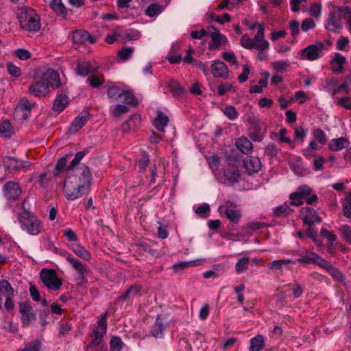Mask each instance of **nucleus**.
I'll return each mask as SVG.
<instances>
[{
  "instance_id": "f257e3e1",
  "label": "nucleus",
  "mask_w": 351,
  "mask_h": 351,
  "mask_svg": "<svg viewBox=\"0 0 351 351\" xmlns=\"http://www.w3.org/2000/svg\"><path fill=\"white\" fill-rule=\"evenodd\" d=\"M61 82L58 73L53 69H48L43 73L40 80L32 82L28 92L36 97H44L53 89L60 87Z\"/></svg>"
},
{
  "instance_id": "f03ea898",
  "label": "nucleus",
  "mask_w": 351,
  "mask_h": 351,
  "mask_svg": "<svg viewBox=\"0 0 351 351\" xmlns=\"http://www.w3.org/2000/svg\"><path fill=\"white\" fill-rule=\"evenodd\" d=\"M108 313H104L97 322V326L93 330V338L86 346V350L106 351V346L102 344L104 336L107 331L106 317Z\"/></svg>"
},
{
  "instance_id": "7ed1b4c3",
  "label": "nucleus",
  "mask_w": 351,
  "mask_h": 351,
  "mask_svg": "<svg viewBox=\"0 0 351 351\" xmlns=\"http://www.w3.org/2000/svg\"><path fill=\"white\" fill-rule=\"evenodd\" d=\"M351 9L348 6L334 7L327 19L326 28L329 32H337L342 27V19H347Z\"/></svg>"
},
{
  "instance_id": "20e7f679",
  "label": "nucleus",
  "mask_w": 351,
  "mask_h": 351,
  "mask_svg": "<svg viewBox=\"0 0 351 351\" xmlns=\"http://www.w3.org/2000/svg\"><path fill=\"white\" fill-rule=\"evenodd\" d=\"M18 219L23 230L31 235L39 234L43 228L42 221L37 216L24 211L19 215Z\"/></svg>"
},
{
  "instance_id": "39448f33",
  "label": "nucleus",
  "mask_w": 351,
  "mask_h": 351,
  "mask_svg": "<svg viewBox=\"0 0 351 351\" xmlns=\"http://www.w3.org/2000/svg\"><path fill=\"white\" fill-rule=\"evenodd\" d=\"M241 45L247 49H255L258 51H267L269 48V43L265 39L262 29L257 32L254 39L247 34H243L241 38Z\"/></svg>"
},
{
  "instance_id": "423d86ee",
  "label": "nucleus",
  "mask_w": 351,
  "mask_h": 351,
  "mask_svg": "<svg viewBox=\"0 0 351 351\" xmlns=\"http://www.w3.org/2000/svg\"><path fill=\"white\" fill-rule=\"evenodd\" d=\"M79 180L77 175L68 176L64 181V191L66 198L68 200H75L82 195L84 193L79 185Z\"/></svg>"
},
{
  "instance_id": "0eeeda50",
  "label": "nucleus",
  "mask_w": 351,
  "mask_h": 351,
  "mask_svg": "<svg viewBox=\"0 0 351 351\" xmlns=\"http://www.w3.org/2000/svg\"><path fill=\"white\" fill-rule=\"evenodd\" d=\"M40 277L43 285L50 290L57 291L62 285V279L58 278L54 269H43Z\"/></svg>"
},
{
  "instance_id": "6e6552de",
  "label": "nucleus",
  "mask_w": 351,
  "mask_h": 351,
  "mask_svg": "<svg viewBox=\"0 0 351 351\" xmlns=\"http://www.w3.org/2000/svg\"><path fill=\"white\" fill-rule=\"evenodd\" d=\"M20 24L22 29L29 32H37L40 28L39 16L33 10L21 15Z\"/></svg>"
},
{
  "instance_id": "1a4fd4ad",
  "label": "nucleus",
  "mask_w": 351,
  "mask_h": 351,
  "mask_svg": "<svg viewBox=\"0 0 351 351\" xmlns=\"http://www.w3.org/2000/svg\"><path fill=\"white\" fill-rule=\"evenodd\" d=\"M324 49L322 42H317L315 45H310L300 51L302 60L314 61L319 58L320 53Z\"/></svg>"
},
{
  "instance_id": "9d476101",
  "label": "nucleus",
  "mask_w": 351,
  "mask_h": 351,
  "mask_svg": "<svg viewBox=\"0 0 351 351\" xmlns=\"http://www.w3.org/2000/svg\"><path fill=\"white\" fill-rule=\"evenodd\" d=\"M32 105L27 99H22L14 111V117L18 120H26L31 114Z\"/></svg>"
},
{
  "instance_id": "9b49d317",
  "label": "nucleus",
  "mask_w": 351,
  "mask_h": 351,
  "mask_svg": "<svg viewBox=\"0 0 351 351\" xmlns=\"http://www.w3.org/2000/svg\"><path fill=\"white\" fill-rule=\"evenodd\" d=\"M228 202L223 206L219 207V212L222 216L227 217L230 223L232 228L239 223L241 218V213L239 210H234L228 207Z\"/></svg>"
},
{
  "instance_id": "f8f14e48",
  "label": "nucleus",
  "mask_w": 351,
  "mask_h": 351,
  "mask_svg": "<svg viewBox=\"0 0 351 351\" xmlns=\"http://www.w3.org/2000/svg\"><path fill=\"white\" fill-rule=\"evenodd\" d=\"M19 312L23 326H28L32 321L36 319L32 307L26 302L19 303Z\"/></svg>"
},
{
  "instance_id": "ddd939ff",
  "label": "nucleus",
  "mask_w": 351,
  "mask_h": 351,
  "mask_svg": "<svg viewBox=\"0 0 351 351\" xmlns=\"http://www.w3.org/2000/svg\"><path fill=\"white\" fill-rule=\"evenodd\" d=\"M77 178L80 181L79 185L84 195L89 190L92 181V176L89 168L87 166L82 167L80 175H77Z\"/></svg>"
},
{
  "instance_id": "4468645a",
  "label": "nucleus",
  "mask_w": 351,
  "mask_h": 351,
  "mask_svg": "<svg viewBox=\"0 0 351 351\" xmlns=\"http://www.w3.org/2000/svg\"><path fill=\"white\" fill-rule=\"evenodd\" d=\"M301 213L304 215L303 222L308 226H313L315 223L322 222V217L317 215L315 209L311 207H304L301 208Z\"/></svg>"
},
{
  "instance_id": "2eb2a0df",
  "label": "nucleus",
  "mask_w": 351,
  "mask_h": 351,
  "mask_svg": "<svg viewBox=\"0 0 351 351\" xmlns=\"http://www.w3.org/2000/svg\"><path fill=\"white\" fill-rule=\"evenodd\" d=\"M266 128L265 124L260 121H256L252 122L250 132V137L253 141L260 142L263 139Z\"/></svg>"
},
{
  "instance_id": "dca6fc26",
  "label": "nucleus",
  "mask_w": 351,
  "mask_h": 351,
  "mask_svg": "<svg viewBox=\"0 0 351 351\" xmlns=\"http://www.w3.org/2000/svg\"><path fill=\"white\" fill-rule=\"evenodd\" d=\"M72 40L76 44H94L96 43V38L91 36L88 32L82 29H77L73 32Z\"/></svg>"
},
{
  "instance_id": "f3484780",
  "label": "nucleus",
  "mask_w": 351,
  "mask_h": 351,
  "mask_svg": "<svg viewBox=\"0 0 351 351\" xmlns=\"http://www.w3.org/2000/svg\"><path fill=\"white\" fill-rule=\"evenodd\" d=\"M5 197L12 200H16L21 194V189L18 183L8 182L3 186Z\"/></svg>"
},
{
  "instance_id": "a211bd4d",
  "label": "nucleus",
  "mask_w": 351,
  "mask_h": 351,
  "mask_svg": "<svg viewBox=\"0 0 351 351\" xmlns=\"http://www.w3.org/2000/svg\"><path fill=\"white\" fill-rule=\"evenodd\" d=\"M211 72L215 77L226 80L229 77L228 68L222 61H215L211 65Z\"/></svg>"
},
{
  "instance_id": "6ab92c4d",
  "label": "nucleus",
  "mask_w": 351,
  "mask_h": 351,
  "mask_svg": "<svg viewBox=\"0 0 351 351\" xmlns=\"http://www.w3.org/2000/svg\"><path fill=\"white\" fill-rule=\"evenodd\" d=\"M89 119V114L86 112L80 113L77 117L72 122L69 132L71 134H75L79 131Z\"/></svg>"
},
{
  "instance_id": "aec40b11",
  "label": "nucleus",
  "mask_w": 351,
  "mask_h": 351,
  "mask_svg": "<svg viewBox=\"0 0 351 351\" xmlns=\"http://www.w3.org/2000/svg\"><path fill=\"white\" fill-rule=\"evenodd\" d=\"M209 35L211 38V43L208 46L210 50L217 49L220 46L224 45L228 43L227 38L218 30L212 32Z\"/></svg>"
},
{
  "instance_id": "412c9836",
  "label": "nucleus",
  "mask_w": 351,
  "mask_h": 351,
  "mask_svg": "<svg viewBox=\"0 0 351 351\" xmlns=\"http://www.w3.org/2000/svg\"><path fill=\"white\" fill-rule=\"evenodd\" d=\"M243 165L249 173L258 172L261 168V162L258 157L247 156L243 160Z\"/></svg>"
},
{
  "instance_id": "4be33fe9",
  "label": "nucleus",
  "mask_w": 351,
  "mask_h": 351,
  "mask_svg": "<svg viewBox=\"0 0 351 351\" xmlns=\"http://www.w3.org/2000/svg\"><path fill=\"white\" fill-rule=\"evenodd\" d=\"M68 262L72 265L73 268L77 271L79 276L77 279L81 282H83L88 272L85 266L82 263L81 261L73 257L72 256L69 257Z\"/></svg>"
},
{
  "instance_id": "5701e85b",
  "label": "nucleus",
  "mask_w": 351,
  "mask_h": 351,
  "mask_svg": "<svg viewBox=\"0 0 351 351\" xmlns=\"http://www.w3.org/2000/svg\"><path fill=\"white\" fill-rule=\"evenodd\" d=\"M141 289V288L139 285H133L130 286L125 293L117 299L116 302L117 303L121 301H128L131 302L134 298L139 294Z\"/></svg>"
},
{
  "instance_id": "b1692460",
  "label": "nucleus",
  "mask_w": 351,
  "mask_h": 351,
  "mask_svg": "<svg viewBox=\"0 0 351 351\" xmlns=\"http://www.w3.org/2000/svg\"><path fill=\"white\" fill-rule=\"evenodd\" d=\"M69 100L66 95L58 94L53 104V110L60 113L62 112L69 104Z\"/></svg>"
},
{
  "instance_id": "393cba45",
  "label": "nucleus",
  "mask_w": 351,
  "mask_h": 351,
  "mask_svg": "<svg viewBox=\"0 0 351 351\" xmlns=\"http://www.w3.org/2000/svg\"><path fill=\"white\" fill-rule=\"evenodd\" d=\"M350 141L346 137L332 139L328 144V148L333 152H338L349 147Z\"/></svg>"
},
{
  "instance_id": "a878e982",
  "label": "nucleus",
  "mask_w": 351,
  "mask_h": 351,
  "mask_svg": "<svg viewBox=\"0 0 351 351\" xmlns=\"http://www.w3.org/2000/svg\"><path fill=\"white\" fill-rule=\"evenodd\" d=\"M296 191L306 200L308 204H313L317 200V195L316 194L311 195V189L307 185L299 186Z\"/></svg>"
},
{
  "instance_id": "bb28decb",
  "label": "nucleus",
  "mask_w": 351,
  "mask_h": 351,
  "mask_svg": "<svg viewBox=\"0 0 351 351\" xmlns=\"http://www.w3.org/2000/svg\"><path fill=\"white\" fill-rule=\"evenodd\" d=\"M346 58L341 53H336L335 58L330 62L331 70L336 73H341L343 71V65L346 62Z\"/></svg>"
},
{
  "instance_id": "cd10ccee",
  "label": "nucleus",
  "mask_w": 351,
  "mask_h": 351,
  "mask_svg": "<svg viewBox=\"0 0 351 351\" xmlns=\"http://www.w3.org/2000/svg\"><path fill=\"white\" fill-rule=\"evenodd\" d=\"M237 147L244 154H248L253 151V145L246 137L239 138L235 143Z\"/></svg>"
},
{
  "instance_id": "c85d7f7f",
  "label": "nucleus",
  "mask_w": 351,
  "mask_h": 351,
  "mask_svg": "<svg viewBox=\"0 0 351 351\" xmlns=\"http://www.w3.org/2000/svg\"><path fill=\"white\" fill-rule=\"evenodd\" d=\"M97 70V68L93 66L90 62L78 63L76 66L77 73L83 77L96 72Z\"/></svg>"
},
{
  "instance_id": "c756f323",
  "label": "nucleus",
  "mask_w": 351,
  "mask_h": 351,
  "mask_svg": "<svg viewBox=\"0 0 351 351\" xmlns=\"http://www.w3.org/2000/svg\"><path fill=\"white\" fill-rule=\"evenodd\" d=\"M70 248L78 257L85 261L90 260V253L83 246L80 245H72Z\"/></svg>"
},
{
  "instance_id": "7c9ffc66",
  "label": "nucleus",
  "mask_w": 351,
  "mask_h": 351,
  "mask_svg": "<svg viewBox=\"0 0 351 351\" xmlns=\"http://www.w3.org/2000/svg\"><path fill=\"white\" fill-rule=\"evenodd\" d=\"M265 347L264 337L258 335L250 339V351H261Z\"/></svg>"
},
{
  "instance_id": "2f4dec72",
  "label": "nucleus",
  "mask_w": 351,
  "mask_h": 351,
  "mask_svg": "<svg viewBox=\"0 0 351 351\" xmlns=\"http://www.w3.org/2000/svg\"><path fill=\"white\" fill-rule=\"evenodd\" d=\"M123 94L124 90L117 86H112L107 89V95L114 101L121 99Z\"/></svg>"
},
{
  "instance_id": "473e14b6",
  "label": "nucleus",
  "mask_w": 351,
  "mask_h": 351,
  "mask_svg": "<svg viewBox=\"0 0 351 351\" xmlns=\"http://www.w3.org/2000/svg\"><path fill=\"white\" fill-rule=\"evenodd\" d=\"M50 6L57 15L62 16L63 17L66 16L67 11L62 3V0H53L50 3Z\"/></svg>"
},
{
  "instance_id": "72a5a7b5",
  "label": "nucleus",
  "mask_w": 351,
  "mask_h": 351,
  "mask_svg": "<svg viewBox=\"0 0 351 351\" xmlns=\"http://www.w3.org/2000/svg\"><path fill=\"white\" fill-rule=\"evenodd\" d=\"M0 291L5 298H12L14 295V289L6 280H0Z\"/></svg>"
},
{
  "instance_id": "f704fd0d",
  "label": "nucleus",
  "mask_w": 351,
  "mask_h": 351,
  "mask_svg": "<svg viewBox=\"0 0 351 351\" xmlns=\"http://www.w3.org/2000/svg\"><path fill=\"white\" fill-rule=\"evenodd\" d=\"M169 122L168 117L162 113L158 114V117L154 120L153 123L155 128L160 132L165 131V126Z\"/></svg>"
},
{
  "instance_id": "c9c22d12",
  "label": "nucleus",
  "mask_w": 351,
  "mask_h": 351,
  "mask_svg": "<svg viewBox=\"0 0 351 351\" xmlns=\"http://www.w3.org/2000/svg\"><path fill=\"white\" fill-rule=\"evenodd\" d=\"M141 118L138 115L131 116L130 119L123 124V132H128L130 130H134L140 123Z\"/></svg>"
},
{
  "instance_id": "e433bc0d",
  "label": "nucleus",
  "mask_w": 351,
  "mask_h": 351,
  "mask_svg": "<svg viewBox=\"0 0 351 351\" xmlns=\"http://www.w3.org/2000/svg\"><path fill=\"white\" fill-rule=\"evenodd\" d=\"M165 330V326L159 317H157L155 321V324L152 328L151 333L156 338H161L162 337V332Z\"/></svg>"
},
{
  "instance_id": "4c0bfd02",
  "label": "nucleus",
  "mask_w": 351,
  "mask_h": 351,
  "mask_svg": "<svg viewBox=\"0 0 351 351\" xmlns=\"http://www.w3.org/2000/svg\"><path fill=\"white\" fill-rule=\"evenodd\" d=\"M223 175L226 180L232 184L237 182L241 176L240 171L237 168L224 170Z\"/></svg>"
},
{
  "instance_id": "58836bf2",
  "label": "nucleus",
  "mask_w": 351,
  "mask_h": 351,
  "mask_svg": "<svg viewBox=\"0 0 351 351\" xmlns=\"http://www.w3.org/2000/svg\"><path fill=\"white\" fill-rule=\"evenodd\" d=\"M163 10V6L158 3H153L148 5L145 10V14L149 17H154Z\"/></svg>"
},
{
  "instance_id": "ea45409f",
  "label": "nucleus",
  "mask_w": 351,
  "mask_h": 351,
  "mask_svg": "<svg viewBox=\"0 0 351 351\" xmlns=\"http://www.w3.org/2000/svg\"><path fill=\"white\" fill-rule=\"evenodd\" d=\"M168 87L174 97H180L184 93V89L181 87L180 84L175 80L171 79L169 82Z\"/></svg>"
},
{
  "instance_id": "a19ab883",
  "label": "nucleus",
  "mask_w": 351,
  "mask_h": 351,
  "mask_svg": "<svg viewBox=\"0 0 351 351\" xmlns=\"http://www.w3.org/2000/svg\"><path fill=\"white\" fill-rule=\"evenodd\" d=\"M315 258H317V254L306 251L300 258H297L295 262L299 263L314 264Z\"/></svg>"
},
{
  "instance_id": "79ce46f5",
  "label": "nucleus",
  "mask_w": 351,
  "mask_h": 351,
  "mask_svg": "<svg viewBox=\"0 0 351 351\" xmlns=\"http://www.w3.org/2000/svg\"><path fill=\"white\" fill-rule=\"evenodd\" d=\"M343 214L347 217H351V193H348L342 202Z\"/></svg>"
},
{
  "instance_id": "37998d69",
  "label": "nucleus",
  "mask_w": 351,
  "mask_h": 351,
  "mask_svg": "<svg viewBox=\"0 0 351 351\" xmlns=\"http://www.w3.org/2000/svg\"><path fill=\"white\" fill-rule=\"evenodd\" d=\"M93 88H99L104 82V76L102 74H93L87 80Z\"/></svg>"
},
{
  "instance_id": "c03bdc74",
  "label": "nucleus",
  "mask_w": 351,
  "mask_h": 351,
  "mask_svg": "<svg viewBox=\"0 0 351 351\" xmlns=\"http://www.w3.org/2000/svg\"><path fill=\"white\" fill-rule=\"evenodd\" d=\"M292 210L290 208L287 204H284L274 209V214L276 217H284L290 214Z\"/></svg>"
},
{
  "instance_id": "a18cd8bd",
  "label": "nucleus",
  "mask_w": 351,
  "mask_h": 351,
  "mask_svg": "<svg viewBox=\"0 0 351 351\" xmlns=\"http://www.w3.org/2000/svg\"><path fill=\"white\" fill-rule=\"evenodd\" d=\"M0 134L5 138L10 137L13 134V129L8 121H3L0 125Z\"/></svg>"
},
{
  "instance_id": "49530a36",
  "label": "nucleus",
  "mask_w": 351,
  "mask_h": 351,
  "mask_svg": "<svg viewBox=\"0 0 351 351\" xmlns=\"http://www.w3.org/2000/svg\"><path fill=\"white\" fill-rule=\"evenodd\" d=\"M250 258L248 257H243L237 261L235 265V269L237 274H241L248 269Z\"/></svg>"
},
{
  "instance_id": "de8ad7c7",
  "label": "nucleus",
  "mask_w": 351,
  "mask_h": 351,
  "mask_svg": "<svg viewBox=\"0 0 351 351\" xmlns=\"http://www.w3.org/2000/svg\"><path fill=\"white\" fill-rule=\"evenodd\" d=\"M123 101L130 106H136L138 105V100L134 94L129 90H124V94L123 95L122 99Z\"/></svg>"
},
{
  "instance_id": "09e8293b",
  "label": "nucleus",
  "mask_w": 351,
  "mask_h": 351,
  "mask_svg": "<svg viewBox=\"0 0 351 351\" xmlns=\"http://www.w3.org/2000/svg\"><path fill=\"white\" fill-rule=\"evenodd\" d=\"M124 346L123 342L119 337L114 336L110 341V351H121Z\"/></svg>"
},
{
  "instance_id": "8fccbe9b",
  "label": "nucleus",
  "mask_w": 351,
  "mask_h": 351,
  "mask_svg": "<svg viewBox=\"0 0 351 351\" xmlns=\"http://www.w3.org/2000/svg\"><path fill=\"white\" fill-rule=\"evenodd\" d=\"M195 261H180L175 263L172 266V269L176 273H178L184 270L185 269L195 266Z\"/></svg>"
},
{
  "instance_id": "3c124183",
  "label": "nucleus",
  "mask_w": 351,
  "mask_h": 351,
  "mask_svg": "<svg viewBox=\"0 0 351 351\" xmlns=\"http://www.w3.org/2000/svg\"><path fill=\"white\" fill-rule=\"evenodd\" d=\"M289 62L287 61H275L271 63L272 68L278 72L283 73L289 67Z\"/></svg>"
},
{
  "instance_id": "603ef678",
  "label": "nucleus",
  "mask_w": 351,
  "mask_h": 351,
  "mask_svg": "<svg viewBox=\"0 0 351 351\" xmlns=\"http://www.w3.org/2000/svg\"><path fill=\"white\" fill-rule=\"evenodd\" d=\"M223 114L231 121L235 120L239 116V113L232 106H228L223 110Z\"/></svg>"
},
{
  "instance_id": "864d4df0",
  "label": "nucleus",
  "mask_w": 351,
  "mask_h": 351,
  "mask_svg": "<svg viewBox=\"0 0 351 351\" xmlns=\"http://www.w3.org/2000/svg\"><path fill=\"white\" fill-rule=\"evenodd\" d=\"M290 205L300 206L306 201L298 193L295 191L289 195Z\"/></svg>"
},
{
  "instance_id": "5fc2aeb1",
  "label": "nucleus",
  "mask_w": 351,
  "mask_h": 351,
  "mask_svg": "<svg viewBox=\"0 0 351 351\" xmlns=\"http://www.w3.org/2000/svg\"><path fill=\"white\" fill-rule=\"evenodd\" d=\"M41 348V342L38 340H34L25 345L21 351H40Z\"/></svg>"
},
{
  "instance_id": "6e6d98bb",
  "label": "nucleus",
  "mask_w": 351,
  "mask_h": 351,
  "mask_svg": "<svg viewBox=\"0 0 351 351\" xmlns=\"http://www.w3.org/2000/svg\"><path fill=\"white\" fill-rule=\"evenodd\" d=\"M134 51L133 47L123 48L119 51L118 56L121 60L125 61L132 57Z\"/></svg>"
},
{
  "instance_id": "4d7b16f0",
  "label": "nucleus",
  "mask_w": 351,
  "mask_h": 351,
  "mask_svg": "<svg viewBox=\"0 0 351 351\" xmlns=\"http://www.w3.org/2000/svg\"><path fill=\"white\" fill-rule=\"evenodd\" d=\"M313 135L314 138L321 144H325L327 141L325 132L319 128L314 130Z\"/></svg>"
},
{
  "instance_id": "13d9d810",
  "label": "nucleus",
  "mask_w": 351,
  "mask_h": 351,
  "mask_svg": "<svg viewBox=\"0 0 351 351\" xmlns=\"http://www.w3.org/2000/svg\"><path fill=\"white\" fill-rule=\"evenodd\" d=\"M149 162V158L148 154L145 152H143L141 157L138 160V168L140 172H143L145 171Z\"/></svg>"
},
{
  "instance_id": "bf43d9fd",
  "label": "nucleus",
  "mask_w": 351,
  "mask_h": 351,
  "mask_svg": "<svg viewBox=\"0 0 351 351\" xmlns=\"http://www.w3.org/2000/svg\"><path fill=\"white\" fill-rule=\"evenodd\" d=\"M8 73L14 77H19L21 75V69L14 64L13 63L8 62L6 65Z\"/></svg>"
},
{
  "instance_id": "052dcab7",
  "label": "nucleus",
  "mask_w": 351,
  "mask_h": 351,
  "mask_svg": "<svg viewBox=\"0 0 351 351\" xmlns=\"http://www.w3.org/2000/svg\"><path fill=\"white\" fill-rule=\"evenodd\" d=\"M67 162V156H63L58 159L56 165V171L54 172L55 176H58L60 171H63L66 168Z\"/></svg>"
},
{
  "instance_id": "680f3d73",
  "label": "nucleus",
  "mask_w": 351,
  "mask_h": 351,
  "mask_svg": "<svg viewBox=\"0 0 351 351\" xmlns=\"http://www.w3.org/2000/svg\"><path fill=\"white\" fill-rule=\"evenodd\" d=\"M291 262V261L286 259L274 261L268 264V267L270 269H280L283 265L289 264Z\"/></svg>"
},
{
  "instance_id": "e2e57ef3",
  "label": "nucleus",
  "mask_w": 351,
  "mask_h": 351,
  "mask_svg": "<svg viewBox=\"0 0 351 351\" xmlns=\"http://www.w3.org/2000/svg\"><path fill=\"white\" fill-rule=\"evenodd\" d=\"M326 271L335 279L341 281L343 279V274L332 264L326 269Z\"/></svg>"
},
{
  "instance_id": "0e129e2a",
  "label": "nucleus",
  "mask_w": 351,
  "mask_h": 351,
  "mask_svg": "<svg viewBox=\"0 0 351 351\" xmlns=\"http://www.w3.org/2000/svg\"><path fill=\"white\" fill-rule=\"evenodd\" d=\"M339 231L347 242L351 244V227L348 225H343L339 228Z\"/></svg>"
},
{
  "instance_id": "69168bd1",
  "label": "nucleus",
  "mask_w": 351,
  "mask_h": 351,
  "mask_svg": "<svg viewBox=\"0 0 351 351\" xmlns=\"http://www.w3.org/2000/svg\"><path fill=\"white\" fill-rule=\"evenodd\" d=\"M234 87L232 84L226 83L220 84L217 88V94L219 96L224 95L227 92L233 90Z\"/></svg>"
},
{
  "instance_id": "338daca9",
  "label": "nucleus",
  "mask_w": 351,
  "mask_h": 351,
  "mask_svg": "<svg viewBox=\"0 0 351 351\" xmlns=\"http://www.w3.org/2000/svg\"><path fill=\"white\" fill-rule=\"evenodd\" d=\"M307 236L308 237L311 239L313 241V242L317 245H322V242L318 241L317 239V232L313 228V226H308V228L307 230Z\"/></svg>"
},
{
  "instance_id": "774afa93",
  "label": "nucleus",
  "mask_w": 351,
  "mask_h": 351,
  "mask_svg": "<svg viewBox=\"0 0 351 351\" xmlns=\"http://www.w3.org/2000/svg\"><path fill=\"white\" fill-rule=\"evenodd\" d=\"M141 36V34L138 31H134V30H128L125 32V33L123 35V38L125 39H127L128 40H136L138 39Z\"/></svg>"
}]
</instances>
